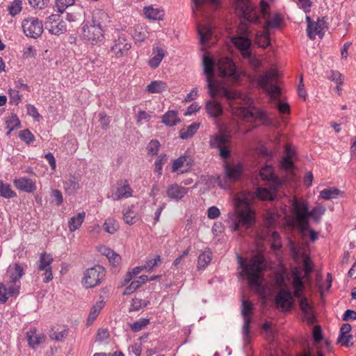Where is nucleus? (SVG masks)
I'll return each mask as SVG.
<instances>
[{
    "label": "nucleus",
    "mask_w": 356,
    "mask_h": 356,
    "mask_svg": "<svg viewBox=\"0 0 356 356\" xmlns=\"http://www.w3.org/2000/svg\"><path fill=\"white\" fill-rule=\"evenodd\" d=\"M214 65L213 59L209 56L204 54L203 66L204 73L207 78L209 92L213 99L217 96L225 97L227 100H242L245 104L250 105L252 99L248 96H243L238 92L228 90L227 88L218 86L214 81Z\"/></svg>",
    "instance_id": "1"
},
{
    "label": "nucleus",
    "mask_w": 356,
    "mask_h": 356,
    "mask_svg": "<svg viewBox=\"0 0 356 356\" xmlns=\"http://www.w3.org/2000/svg\"><path fill=\"white\" fill-rule=\"evenodd\" d=\"M238 263L242 268L241 273L247 277L249 286L259 293L264 292V289L260 282L261 273L265 267V261L262 255L257 254L252 257L248 262L237 254Z\"/></svg>",
    "instance_id": "2"
},
{
    "label": "nucleus",
    "mask_w": 356,
    "mask_h": 356,
    "mask_svg": "<svg viewBox=\"0 0 356 356\" xmlns=\"http://www.w3.org/2000/svg\"><path fill=\"white\" fill-rule=\"evenodd\" d=\"M252 201L253 195L250 193H243L236 197V216L233 222L234 231L240 227L249 228L255 223V212L251 208Z\"/></svg>",
    "instance_id": "3"
},
{
    "label": "nucleus",
    "mask_w": 356,
    "mask_h": 356,
    "mask_svg": "<svg viewBox=\"0 0 356 356\" xmlns=\"http://www.w3.org/2000/svg\"><path fill=\"white\" fill-rule=\"evenodd\" d=\"M236 9L241 17V29L244 35H248V31L246 22L250 24L259 23L258 12L255 6L248 0H236Z\"/></svg>",
    "instance_id": "4"
},
{
    "label": "nucleus",
    "mask_w": 356,
    "mask_h": 356,
    "mask_svg": "<svg viewBox=\"0 0 356 356\" xmlns=\"http://www.w3.org/2000/svg\"><path fill=\"white\" fill-rule=\"evenodd\" d=\"M278 77V72L272 70L259 79V85L265 90L273 100L280 98L281 91L280 88L275 83Z\"/></svg>",
    "instance_id": "5"
},
{
    "label": "nucleus",
    "mask_w": 356,
    "mask_h": 356,
    "mask_svg": "<svg viewBox=\"0 0 356 356\" xmlns=\"http://www.w3.org/2000/svg\"><path fill=\"white\" fill-rule=\"evenodd\" d=\"M105 275L106 271L103 266H95L85 270L82 278V284L87 289L94 288L102 282Z\"/></svg>",
    "instance_id": "6"
},
{
    "label": "nucleus",
    "mask_w": 356,
    "mask_h": 356,
    "mask_svg": "<svg viewBox=\"0 0 356 356\" xmlns=\"http://www.w3.org/2000/svg\"><path fill=\"white\" fill-rule=\"evenodd\" d=\"M217 66L222 77L228 78L232 82H236L239 80L241 74L236 71V65L232 59L221 58L219 59Z\"/></svg>",
    "instance_id": "7"
},
{
    "label": "nucleus",
    "mask_w": 356,
    "mask_h": 356,
    "mask_svg": "<svg viewBox=\"0 0 356 356\" xmlns=\"http://www.w3.org/2000/svg\"><path fill=\"white\" fill-rule=\"evenodd\" d=\"M82 30L83 37L92 44H96L104 39L105 30L90 22L85 23Z\"/></svg>",
    "instance_id": "8"
},
{
    "label": "nucleus",
    "mask_w": 356,
    "mask_h": 356,
    "mask_svg": "<svg viewBox=\"0 0 356 356\" xmlns=\"http://www.w3.org/2000/svg\"><path fill=\"white\" fill-rule=\"evenodd\" d=\"M111 197L113 200L127 199L133 196L134 191L129 181L126 179H120L117 181L111 190Z\"/></svg>",
    "instance_id": "9"
},
{
    "label": "nucleus",
    "mask_w": 356,
    "mask_h": 356,
    "mask_svg": "<svg viewBox=\"0 0 356 356\" xmlns=\"http://www.w3.org/2000/svg\"><path fill=\"white\" fill-rule=\"evenodd\" d=\"M24 33L28 37L38 38L43 32V24L35 17H29L22 23Z\"/></svg>",
    "instance_id": "10"
},
{
    "label": "nucleus",
    "mask_w": 356,
    "mask_h": 356,
    "mask_svg": "<svg viewBox=\"0 0 356 356\" xmlns=\"http://www.w3.org/2000/svg\"><path fill=\"white\" fill-rule=\"evenodd\" d=\"M306 22L307 23V35L312 39L314 40L316 35L319 38H323L324 35L323 30L328 29L327 24L324 18H318L316 22H313L310 17H306Z\"/></svg>",
    "instance_id": "11"
},
{
    "label": "nucleus",
    "mask_w": 356,
    "mask_h": 356,
    "mask_svg": "<svg viewBox=\"0 0 356 356\" xmlns=\"http://www.w3.org/2000/svg\"><path fill=\"white\" fill-rule=\"evenodd\" d=\"M235 113L243 120L252 122L257 119L265 121L266 118V113L255 107L248 108L246 107H238Z\"/></svg>",
    "instance_id": "12"
},
{
    "label": "nucleus",
    "mask_w": 356,
    "mask_h": 356,
    "mask_svg": "<svg viewBox=\"0 0 356 356\" xmlns=\"http://www.w3.org/2000/svg\"><path fill=\"white\" fill-rule=\"evenodd\" d=\"M45 28L49 32L54 35H60L67 31L65 22L60 19L57 14H52L49 16L45 22Z\"/></svg>",
    "instance_id": "13"
},
{
    "label": "nucleus",
    "mask_w": 356,
    "mask_h": 356,
    "mask_svg": "<svg viewBox=\"0 0 356 356\" xmlns=\"http://www.w3.org/2000/svg\"><path fill=\"white\" fill-rule=\"evenodd\" d=\"M53 262V258L50 254L42 252L40 255V259L38 262V269L40 271H44L43 275L45 276L44 283H47L53 279L51 264Z\"/></svg>",
    "instance_id": "14"
},
{
    "label": "nucleus",
    "mask_w": 356,
    "mask_h": 356,
    "mask_svg": "<svg viewBox=\"0 0 356 356\" xmlns=\"http://www.w3.org/2000/svg\"><path fill=\"white\" fill-rule=\"evenodd\" d=\"M275 303L282 310H290L293 305L292 293L289 290L280 289L275 296Z\"/></svg>",
    "instance_id": "15"
},
{
    "label": "nucleus",
    "mask_w": 356,
    "mask_h": 356,
    "mask_svg": "<svg viewBox=\"0 0 356 356\" xmlns=\"http://www.w3.org/2000/svg\"><path fill=\"white\" fill-rule=\"evenodd\" d=\"M298 224L309 222V210L307 204L294 199L292 203Z\"/></svg>",
    "instance_id": "16"
},
{
    "label": "nucleus",
    "mask_w": 356,
    "mask_h": 356,
    "mask_svg": "<svg viewBox=\"0 0 356 356\" xmlns=\"http://www.w3.org/2000/svg\"><path fill=\"white\" fill-rule=\"evenodd\" d=\"M252 305L245 300H242L241 313L243 316L244 323L243 326V332L246 338L248 337L250 333L251 314L252 311Z\"/></svg>",
    "instance_id": "17"
},
{
    "label": "nucleus",
    "mask_w": 356,
    "mask_h": 356,
    "mask_svg": "<svg viewBox=\"0 0 356 356\" xmlns=\"http://www.w3.org/2000/svg\"><path fill=\"white\" fill-rule=\"evenodd\" d=\"M131 48V44L126 38L119 37L113 42V44L111 48V51L114 54L115 57L120 58L126 56Z\"/></svg>",
    "instance_id": "18"
},
{
    "label": "nucleus",
    "mask_w": 356,
    "mask_h": 356,
    "mask_svg": "<svg viewBox=\"0 0 356 356\" xmlns=\"http://www.w3.org/2000/svg\"><path fill=\"white\" fill-rule=\"evenodd\" d=\"M259 175L261 179L266 181L269 184H273V188H278L282 182L280 179L275 175L274 169L270 165H266L263 167L259 172Z\"/></svg>",
    "instance_id": "19"
},
{
    "label": "nucleus",
    "mask_w": 356,
    "mask_h": 356,
    "mask_svg": "<svg viewBox=\"0 0 356 356\" xmlns=\"http://www.w3.org/2000/svg\"><path fill=\"white\" fill-rule=\"evenodd\" d=\"M232 42L236 46V47L240 50L244 57L249 58L251 56V52L250 50L251 41L247 37H234L232 39Z\"/></svg>",
    "instance_id": "20"
},
{
    "label": "nucleus",
    "mask_w": 356,
    "mask_h": 356,
    "mask_svg": "<svg viewBox=\"0 0 356 356\" xmlns=\"http://www.w3.org/2000/svg\"><path fill=\"white\" fill-rule=\"evenodd\" d=\"M111 22V18L107 13L103 10H96L93 11L91 23L95 25H98L101 28L105 30V28L108 26Z\"/></svg>",
    "instance_id": "21"
},
{
    "label": "nucleus",
    "mask_w": 356,
    "mask_h": 356,
    "mask_svg": "<svg viewBox=\"0 0 356 356\" xmlns=\"http://www.w3.org/2000/svg\"><path fill=\"white\" fill-rule=\"evenodd\" d=\"M242 171V165L239 163L225 165V178L231 182L237 180L241 176Z\"/></svg>",
    "instance_id": "22"
},
{
    "label": "nucleus",
    "mask_w": 356,
    "mask_h": 356,
    "mask_svg": "<svg viewBox=\"0 0 356 356\" xmlns=\"http://www.w3.org/2000/svg\"><path fill=\"white\" fill-rule=\"evenodd\" d=\"M298 298H300V307L305 316V318L309 324H313L315 322V316L312 312V305L309 304L307 298L305 296H302V297H299Z\"/></svg>",
    "instance_id": "23"
},
{
    "label": "nucleus",
    "mask_w": 356,
    "mask_h": 356,
    "mask_svg": "<svg viewBox=\"0 0 356 356\" xmlns=\"http://www.w3.org/2000/svg\"><path fill=\"white\" fill-rule=\"evenodd\" d=\"M188 188L180 186L176 184L170 185L166 193L169 198L179 200H181L184 195L188 193Z\"/></svg>",
    "instance_id": "24"
},
{
    "label": "nucleus",
    "mask_w": 356,
    "mask_h": 356,
    "mask_svg": "<svg viewBox=\"0 0 356 356\" xmlns=\"http://www.w3.org/2000/svg\"><path fill=\"white\" fill-rule=\"evenodd\" d=\"M205 109L208 115L211 118H218L223 113L222 104L216 99L207 102Z\"/></svg>",
    "instance_id": "25"
},
{
    "label": "nucleus",
    "mask_w": 356,
    "mask_h": 356,
    "mask_svg": "<svg viewBox=\"0 0 356 356\" xmlns=\"http://www.w3.org/2000/svg\"><path fill=\"white\" fill-rule=\"evenodd\" d=\"M193 163L194 161L191 156L182 155L173 161L172 172H175L181 167H186L189 169L193 166Z\"/></svg>",
    "instance_id": "26"
},
{
    "label": "nucleus",
    "mask_w": 356,
    "mask_h": 356,
    "mask_svg": "<svg viewBox=\"0 0 356 356\" xmlns=\"http://www.w3.org/2000/svg\"><path fill=\"white\" fill-rule=\"evenodd\" d=\"M15 186L22 191L26 193H32L35 188V184L31 179L22 177L14 180Z\"/></svg>",
    "instance_id": "27"
},
{
    "label": "nucleus",
    "mask_w": 356,
    "mask_h": 356,
    "mask_svg": "<svg viewBox=\"0 0 356 356\" xmlns=\"http://www.w3.org/2000/svg\"><path fill=\"white\" fill-rule=\"evenodd\" d=\"M79 188V179L74 176H70V177L64 182V189L65 193L70 195H74Z\"/></svg>",
    "instance_id": "28"
},
{
    "label": "nucleus",
    "mask_w": 356,
    "mask_h": 356,
    "mask_svg": "<svg viewBox=\"0 0 356 356\" xmlns=\"http://www.w3.org/2000/svg\"><path fill=\"white\" fill-rule=\"evenodd\" d=\"M8 273L12 283H20L19 280L24 275V269L19 264L15 263L13 266H9Z\"/></svg>",
    "instance_id": "29"
},
{
    "label": "nucleus",
    "mask_w": 356,
    "mask_h": 356,
    "mask_svg": "<svg viewBox=\"0 0 356 356\" xmlns=\"http://www.w3.org/2000/svg\"><path fill=\"white\" fill-rule=\"evenodd\" d=\"M270 188H257L256 196L261 200H272L277 190V188H273V184H269Z\"/></svg>",
    "instance_id": "30"
},
{
    "label": "nucleus",
    "mask_w": 356,
    "mask_h": 356,
    "mask_svg": "<svg viewBox=\"0 0 356 356\" xmlns=\"http://www.w3.org/2000/svg\"><path fill=\"white\" fill-rule=\"evenodd\" d=\"M165 56V52L161 47H156L153 49V56L148 61L149 65L156 69L159 67Z\"/></svg>",
    "instance_id": "31"
},
{
    "label": "nucleus",
    "mask_w": 356,
    "mask_h": 356,
    "mask_svg": "<svg viewBox=\"0 0 356 356\" xmlns=\"http://www.w3.org/2000/svg\"><path fill=\"white\" fill-rule=\"evenodd\" d=\"M229 142L228 136L220 134L211 136L209 140V145L212 148H220L226 145Z\"/></svg>",
    "instance_id": "32"
},
{
    "label": "nucleus",
    "mask_w": 356,
    "mask_h": 356,
    "mask_svg": "<svg viewBox=\"0 0 356 356\" xmlns=\"http://www.w3.org/2000/svg\"><path fill=\"white\" fill-rule=\"evenodd\" d=\"M177 111H168L162 116V122L168 127H173L181 122Z\"/></svg>",
    "instance_id": "33"
},
{
    "label": "nucleus",
    "mask_w": 356,
    "mask_h": 356,
    "mask_svg": "<svg viewBox=\"0 0 356 356\" xmlns=\"http://www.w3.org/2000/svg\"><path fill=\"white\" fill-rule=\"evenodd\" d=\"M197 32L201 43L206 44L212 35L211 27L205 24H200L197 26Z\"/></svg>",
    "instance_id": "34"
},
{
    "label": "nucleus",
    "mask_w": 356,
    "mask_h": 356,
    "mask_svg": "<svg viewBox=\"0 0 356 356\" xmlns=\"http://www.w3.org/2000/svg\"><path fill=\"white\" fill-rule=\"evenodd\" d=\"M86 217L84 211L79 213L76 216H72L68 221L69 229L71 232H75L83 224Z\"/></svg>",
    "instance_id": "35"
},
{
    "label": "nucleus",
    "mask_w": 356,
    "mask_h": 356,
    "mask_svg": "<svg viewBox=\"0 0 356 356\" xmlns=\"http://www.w3.org/2000/svg\"><path fill=\"white\" fill-rule=\"evenodd\" d=\"M343 192L336 187L325 188L320 192V197L326 200L337 198L342 195Z\"/></svg>",
    "instance_id": "36"
},
{
    "label": "nucleus",
    "mask_w": 356,
    "mask_h": 356,
    "mask_svg": "<svg viewBox=\"0 0 356 356\" xmlns=\"http://www.w3.org/2000/svg\"><path fill=\"white\" fill-rule=\"evenodd\" d=\"M200 127V124L193 122L189 126L183 127L179 131V137L181 139H188L195 135Z\"/></svg>",
    "instance_id": "37"
},
{
    "label": "nucleus",
    "mask_w": 356,
    "mask_h": 356,
    "mask_svg": "<svg viewBox=\"0 0 356 356\" xmlns=\"http://www.w3.org/2000/svg\"><path fill=\"white\" fill-rule=\"evenodd\" d=\"M105 302L103 300L97 302L90 309L88 319L87 325H89L93 323L99 315L100 311L104 307Z\"/></svg>",
    "instance_id": "38"
},
{
    "label": "nucleus",
    "mask_w": 356,
    "mask_h": 356,
    "mask_svg": "<svg viewBox=\"0 0 356 356\" xmlns=\"http://www.w3.org/2000/svg\"><path fill=\"white\" fill-rule=\"evenodd\" d=\"M145 15L147 18L154 20H161L164 15V11L161 9L154 8L152 6L144 8Z\"/></svg>",
    "instance_id": "39"
},
{
    "label": "nucleus",
    "mask_w": 356,
    "mask_h": 356,
    "mask_svg": "<svg viewBox=\"0 0 356 356\" xmlns=\"http://www.w3.org/2000/svg\"><path fill=\"white\" fill-rule=\"evenodd\" d=\"M168 88L165 82L163 81H153L147 86V91L149 93H160Z\"/></svg>",
    "instance_id": "40"
},
{
    "label": "nucleus",
    "mask_w": 356,
    "mask_h": 356,
    "mask_svg": "<svg viewBox=\"0 0 356 356\" xmlns=\"http://www.w3.org/2000/svg\"><path fill=\"white\" fill-rule=\"evenodd\" d=\"M123 219L126 224L131 225L139 220V216L136 211L129 207L123 211Z\"/></svg>",
    "instance_id": "41"
},
{
    "label": "nucleus",
    "mask_w": 356,
    "mask_h": 356,
    "mask_svg": "<svg viewBox=\"0 0 356 356\" xmlns=\"http://www.w3.org/2000/svg\"><path fill=\"white\" fill-rule=\"evenodd\" d=\"M211 252L204 251L202 252L198 257L197 261V268L199 270H203L211 261Z\"/></svg>",
    "instance_id": "42"
},
{
    "label": "nucleus",
    "mask_w": 356,
    "mask_h": 356,
    "mask_svg": "<svg viewBox=\"0 0 356 356\" xmlns=\"http://www.w3.org/2000/svg\"><path fill=\"white\" fill-rule=\"evenodd\" d=\"M133 38L137 42H143L148 37L147 28L141 26H136L133 32Z\"/></svg>",
    "instance_id": "43"
},
{
    "label": "nucleus",
    "mask_w": 356,
    "mask_h": 356,
    "mask_svg": "<svg viewBox=\"0 0 356 356\" xmlns=\"http://www.w3.org/2000/svg\"><path fill=\"white\" fill-rule=\"evenodd\" d=\"M256 42L263 48H266L270 44L269 31L266 27L264 29L260 35H257Z\"/></svg>",
    "instance_id": "44"
},
{
    "label": "nucleus",
    "mask_w": 356,
    "mask_h": 356,
    "mask_svg": "<svg viewBox=\"0 0 356 356\" xmlns=\"http://www.w3.org/2000/svg\"><path fill=\"white\" fill-rule=\"evenodd\" d=\"M6 128L8 129L7 135L9 136L10 132L16 129L19 128L20 121L16 115H12L6 120Z\"/></svg>",
    "instance_id": "45"
},
{
    "label": "nucleus",
    "mask_w": 356,
    "mask_h": 356,
    "mask_svg": "<svg viewBox=\"0 0 356 356\" xmlns=\"http://www.w3.org/2000/svg\"><path fill=\"white\" fill-rule=\"evenodd\" d=\"M0 195L4 198H13L16 196V193L11 189L8 184H4L0 181Z\"/></svg>",
    "instance_id": "46"
},
{
    "label": "nucleus",
    "mask_w": 356,
    "mask_h": 356,
    "mask_svg": "<svg viewBox=\"0 0 356 356\" xmlns=\"http://www.w3.org/2000/svg\"><path fill=\"white\" fill-rule=\"evenodd\" d=\"M292 286L293 288V296L296 298L302 297V292L305 289V286L302 280V278L298 279L292 281Z\"/></svg>",
    "instance_id": "47"
},
{
    "label": "nucleus",
    "mask_w": 356,
    "mask_h": 356,
    "mask_svg": "<svg viewBox=\"0 0 356 356\" xmlns=\"http://www.w3.org/2000/svg\"><path fill=\"white\" fill-rule=\"evenodd\" d=\"M27 340L29 346L34 348L35 346L41 344L44 341V337L43 335H38L35 333H28Z\"/></svg>",
    "instance_id": "48"
},
{
    "label": "nucleus",
    "mask_w": 356,
    "mask_h": 356,
    "mask_svg": "<svg viewBox=\"0 0 356 356\" xmlns=\"http://www.w3.org/2000/svg\"><path fill=\"white\" fill-rule=\"evenodd\" d=\"M103 227L104 230L109 234H114L119 227L117 220L113 218L106 219Z\"/></svg>",
    "instance_id": "49"
},
{
    "label": "nucleus",
    "mask_w": 356,
    "mask_h": 356,
    "mask_svg": "<svg viewBox=\"0 0 356 356\" xmlns=\"http://www.w3.org/2000/svg\"><path fill=\"white\" fill-rule=\"evenodd\" d=\"M325 207L316 206L311 211H309V217H312L317 223L320 222L322 215L325 212Z\"/></svg>",
    "instance_id": "50"
},
{
    "label": "nucleus",
    "mask_w": 356,
    "mask_h": 356,
    "mask_svg": "<svg viewBox=\"0 0 356 356\" xmlns=\"http://www.w3.org/2000/svg\"><path fill=\"white\" fill-rule=\"evenodd\" d=\"M149 303L148 301L142 300L140 298H134L132 299L131 306L129 308V312H136L140 309L144 308Z\"/></svg>",
    "instance_id": "51"
},
{
    "label": "nucleus",
    "mask_w": 356,
    "mask_h": 356,
    "mask_svg": "<svg viewBox=\"0 0 356 356\" xmlns=\"http://www.w3.org/2000/svg\"><path fill=\"white\" fill-rule=\"evenodd\" d=\"M149 323L148 318H140L130 325V327L133 332H138L143 330L145 326Z\"/></svg>",
    "instance_id": "52"
},
{
    "label": "nucleus",
    "mask_w": 356,
    "mask_h": 356,
    "mask_svg": "<svg viewBox=\"0 0 356 356\" xmlns=\"http://www.w3.org/2000/svg\"><path fill=\"white\" fill-rule=\"evenodd\" d=\"M22 8V1L14 0L8 8L9 13L12 16H15L21 12Z\"/></svg>",
    "instance_id": "53"
},
{
    "label": "nucleus",
    "mask_w": 356,
    "mask_h": 356,
    "mask_svg": "<svg viewBox=\"0 0 356 356\" xmlns=\"http://www.w3.org/2000/svg\"><path fill=\"white\" fill-rule=\"evenodd\" d=\"M19 137L26 144H29L35 140L33 134L29 129H24L20 131Z\"/></svg>",
    "instance_id": "54"
},
{
    "label": "nucleus",
    "mask_w": 356,
    "mask_h": 356,
    "mask_svg": "<svg viewBox=\"0 0 356 356\" xmlns=\"http://www.w3.org/2000/svg\"><path fill=\"white\" fill-rule=\"evenodd\" d=\"M74 3V0H57L56 7L60 13H63L67 7Z\"/></svg>",
    "instance_id": "55"
},
{
    "label": "nucleus",
    "mask_w": 356,
    "mask_h": 356,
    "mask_svg": "<svg viewBox=\"0 0 356 356\" xmlns=\"http://www.w3.org/2000/svg\"><path fill=\"white\" fill-rule=\"evenodd\" d=\"M160 148V143L157 140H152L147 145V151L149 154H157Z\"/></svg>",
    "instance_id": "56"
},
{
    "label": "nucleus",
    "mask_w": 356,
    "mask_h": 356,
    "mask_svg": "<svg viewBox=\"0 0 356 356\" xmlns=\"http://www.w3.org/2000/svg\"><path fill=\"white\" fill-rule=\"evenodd\" d=\"M20 283H12L10 280L8 286L7 287V293L9 296H17L19 292Z\"/></svg>",
    "instance_id": "57"
},
{
    "label": "nucleus",
    "mask_w": 356,
    "mask_h": 356,
    "mask_svg": "<svg viewBox=\"0 0 356 356\" xmlns=\"http://www.w3.org/2000/svg\"><path fill=\"white\" fill-rule=\"evenodd\" d=\"M328 78L332 81L336 82L337 84L343 85V75L338 71H330Z\"/></svg>",
    "instance_id": "58"
},
{
    "label": "nucleus",
    "mask_w": 356,
    "mask_h": 356,
    "mask_svg": "<svg viewBox=\"0 0 356 356\" xmlns=\"http://www.w3.org/2000/svg\"><path fill=\"white\" fill-rule=\"evenodd\" d=\"M8 93L10 98V104L18 105L22 99V95L19 94V90L15 89H9Z\"/></svg>",
    "instance_id": "59"
},
{
    "label": "nucleus",
    "mask_w": 356,
    "mask_h": 356,
    "mask_svg": "<svg viewBox=\"0 0 356 356\" xmlns=\"http://www.w3.org/2000/svg\"><path fill=\"white\" fill-rule=\"evenodd\" d=\"M280 22L281 18L280 17V16L275 15L272 19L266 21V24L264 26V29L266 27L267 30H268L270 27L277 28L280 26Z\"/></svg>",
    "instance_id": "60"
},
{
    "label": "nucleus",
    "mask_w": 356,
    "mask_h": 356,
    "mask_svg": "<svg viewBox=\"0 0 356 356\" xmlns=\"http://www.w3.org/2000/svg\"><path fill=\"white\" fill-rule=\"evenodd\" d=\"M160 261V255H156V257L154 259H149L146 262V264L144 265L145 267V270H147V271H150L154 267L156 266L159 262Z\"/></svg>",
    "instance_id": "61"
},
{
    "label": "nucleus",
    "mask_w": 356,
    "mask_h": 356,
    "mask_svg": "<svg viewBox=\"0 0 356 356\" xmlns=\"http://www.w3.org/2000/svg\"><path fill=\"white\" fill-rule=\"evenodd\" d=\"M26 108L28 115L32 116L36 121H39L40 115L37 108L31 104L26 105Z\"/></svg>",
    "instance_id": "62"
},
{
    "label": "nucleus",
    "mask_w": 356,
    "mask_h": 356,
    "mask_svg": "<svg viewBox=\"0 0 356 356\" xmlns=\"http://www.w3.org/2000/svg\"><path fill=\"white\" fill-rule=\"evenodd\" d=\"M67 336V330H63L60 332H54L51 334L50 337L52 339L56 340V341H63L64 339H65Z\"/></svg>",
    "instance_id": "63"
},
{
    "label": "nucleus",
    "mask_w": 356,
    "mask_h": 356,
    "mask_svg": "<svg viewBox=\"0 0 356 356\" xmlns=\"http://www.w3.org/2000/svg\"><path fill=\"white\" fill-rule=\"evenodd\" d=\"M140 287L138 282L134 280L131 282V284L125 288L123 295L128 296L134 293L137 289Z\"/></svg>",
    "instance_id": "64"
}]
</instances>
